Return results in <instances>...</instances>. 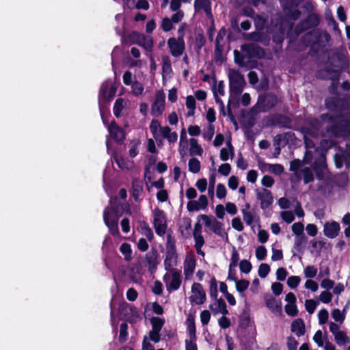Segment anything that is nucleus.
Instances as JSON below:
<instances>
[{"label":"nucleus","instance_id":"obj_1","mask_svg":"<svg viewBox=\"0 0 350 350\" xmlns=\"http://www.w3.org/2000/svg\"><path fill=\"white\" fill-rule=\"evenodd\" d=\"M320 127L319 120L310 118L301 128L300 131L303 134L305 146L307 149L301 162L302 165L312 163L314 170L319 168L322 170L326 166L324 153L322 150L314 148L318 142L319 136L321 133Z\"/></svg>","mask_w":350,"mask_h":350},{"label":"nucleus","instance_id":"obj_2","mask_svg":"<svg viewBox=\"0 0 350 350\" xmlns=\"http://www.w3.org/2000/svg\"><path fill=\"white\" fill-rule=\"evenodd\" d=\"M116 198L110 200L109 205L104 210L103 220L109 232L115 236L120 234L118 220L120 215L118 212Z\"/></svg>","mask_w":350,"mask_h":350},{"label":"nucleus","instance_id":"obj_3","mask_svg":"<svg viewBox=\"0 0 350 350\" xmlns=\"http://www.w3.org/2000/svg\"><path fill=\"white\" fill-rule=\"evenodd\" d=\"M198 221H202L204 226L211 232L219 236L225 241H228V236L223 223L217 220L213 216L200 215L198 217Z\"/></svg>","mask_w":350,"mask_h":350},{"label":"nucleus","instance_id":"obj_4","mask_svg":"<svg viewBox=\"0 0 350 350\" xmlns=\"http://www.w3.org/2000/svg\"><path fill=\"white\" fill-rule=\"evenodd\" d=\"M230 98L240 95L245 85L243 75L236 70H230L228 72Z\"/></svg>","mask_w":350,"mask_h":350},{"label":"nucleus","instance_id":"obj_5","mask_svg":"<svg viewBox=\"0 0 350 350\" xmlns=\"http://www.w3.org/2000/svg\"><path fill=\"white\" fill-rule=\"evenodd\" d=\"M290 171L294 173V175L299 179H303L305 184H308L314 180V175L312 170L302 165L299 159H295L290 163Z\"/></svg>","mask_w":350,"mask_h":350},{"label":"nucleus","instance_id":"obj_6","mask_svg":"<svg viewBox=\"0 0 350 350\" xmlns=\"http://www.w3.org/2000/svg\"><path fill=\"white\" fill-rule=\"evenodd\" d=\"M163 279L168 291H176L180 288L182 282L181 271L179 269L167 271Z\"/></svg>","mask_w":350,"mask_h":350},{"label":"nucleus","instance_id":"obj_7","mask_svg":"<svg viewBox=\"0 0 350 350\" xmlns=\"http://www.w3.org/2000/svg\"><path fill=\"white\" fill-rule=\"evenodd\" d=\"M329 329L334 336V341L338 347H345L350 344V338L346 332L341 330L340 325L330 321Z\"/></svg>","mask_w":350,"mask_h":350},{"label":"nucleus","instance_id":"obj_8","mask_svg":"<svg viewBox=\"0 0 350 350\" xmlns=\"http://www.w3.org/2000/svg\"><path fill=\"white\" fill-rule=\"evenodd\" d=\"M130 38L132 43L141 46L148 52L152 51L154 42L151 36L134 31L131 33Z\"/></svg>","mask_w":350,"mask_h":350},{"label":"nucleus","instance_id":"obj_9","mask_svg":"<svg viewBox=\"0 0 350 350\" xmlns=\"http://www.w3.org/2000/svg\"><path fill=\"white\" fill-rule=\"evenodd\" d=\"M166 249V256L164 260L165 269L166 271L174 270L175 269L174 267L177 265V254L174 243L169 241L167 243Z\"/></svg>","mask_w":350,"mask_h":350},{"label":"nucleus","instance_id":"obj_10","mask_svg":"<svg viewBox=\"0 0 350 350\" xmlns=\"http://www.w3.org/2000/svg\"><path fill=\"white\" fill-rule=\"evenodd\" d=\"M167 45L172 56L177 57L183 54L185 44L183 38H170L167 40Z\"/></svg>","mask_w":350,"mask_h":350},{"label":"nucleus","instance_id":"obj_11","mask_svg":"<svg viewBox=\"0 0 350 350\" xmlns=\"http://www.w3.org/2000/svg\"><path fill=\"white\" fill-rule=\"evenodd\" d=\"M154 227L158 235H163L165 233L166 219L163 211L155 209L153 213Z\"/></svg>","mask_w":350,"mask_h":350},{"label":"nucleus","instance_id":"obj_12","mask_svg":"<svg viewBox=\"0 0 350 350\" xmlns=\"http://www.w3.org/2000/svg\"><path fill=\"white\" fill-rule=\"evenodd\" d=\"M191 302L200 305L206 301V293L202 286L199 283H194L191 286V295L189 297Z\"/></svg>","mask_w":350,"mask_h":350},{"label":"nucleus","instance_id":"obj_13","mask_svg":"<svg viewBox=\"0 0 350 350\" xmlns=\"http://www.w3.org/2000/svg\"><path fill=\"white\" fill-rule=\"evenodd\" d=\"M116 88L110 82H104L100 89L99 92V103L101 100L105 102H109L115 96Z\"/></svg>","mask_w":350,"mask_h":350},{"label":"nucleus","instance_id":"obj_14","mask_svg":"<svg viewBox=\"0 0 350 350\" xmlns=\"http://www.w3.org/2000/svg\"><path fill=\"white\" fill-rule=\"evenodd\" d=\"M165 94L161 91L157 92L151 107V113L153 116L157 117L162 114L165 107Z\"/></svg>","mask_w":350,"mask_h":350},{"label":"nucleus","instance_id":"obj_15","mask_svg":"<svg viewBox=\"0 0 350 350\" xmlns=\"http://www.w3.org/2000/svg\"><path fill=\"white\" fill-rule=\"evenodd\" d=\"M183 265L185 278V280H190L196 267V260L193 253L186 255Z\"/></svg>","mask_w":350,"mask_h":350},{"label":"nucleus","instance_id":"obj_16","mask_svg":"<svg viewBox=\"0 0 350 350\" xmlns=\"http://www.w3.org/2000/svg\"><path fill=\"white\" fill-rule=\"evenodd\" d=\"M243 214V219L245 224L248 226H252L259 220V217L256 211L251 208L250 204L247 203L244 208L241 209Z\"/></svg>","mask_w":350,"mask_h":350},{"label":"nucleus","instance_id":"obj_17","mask_svg":"<svg viewBox=\"0 0 350 350\" xmlns=\"http://www.w3.org/2000/svg\"><path fill=\"white\" fill-rule=\"evenodd\" d=\"M256 197L260 201V207L262 209L269 208L273 202L271 191L266 189L256 190Z\"/></svg>","mask_w":350,"mask_h":350},{"label":"nucleus","instance_id":"obj_18","mask_svg":"<svg viewBox=\"0 0 350 350\" xmlns=\"http://www.w3.org/2000/svg\"><path fill=\"white\" fill-rule=\"evenodd\" d=\"M107 129L110 136L117 142H122L125 138L124 131L119 126L115 121H112L108 126Z\"/></svg>","mask_w":350,"mask_h":350},{"label":"nucleus","instance_id":"obj_19","mask_svg":"<svg viewBox=\"0 0 350 350\" xmlns=\"http://www.w3.org/2000/svg\"><path fill=\"white\" fill-rule=\"evenodd\" d=\"M194 8L197 12L203 10L208 18H213L210 0H195Z\"/></svg>","mask_w":350,"mask_h":350},{"label":"nucleus","instance_id":"obj_20","mask_svg":"<svg viewBox=\"0 0 350 350\" xmlns=\"http://www.w3.org/2000/svg\"><path fill=\"white\" fill-rule=\"evenodd\" d=\"M209 308L214 315L219 313L226 315L228 313L226 302L222 299H215V302L209 306Z\"/></svg>","mask_w":350,"mask_h":350},{"label":"nucleus","instance_id":"obj_21","mask_svg":"<svg viewBox=\"0 0 350 350\" xmlns=\"http://www.w3.org/2000/svg\"><path fill=\"white\" fill-rule=\"evenodd\" d=\"M340 225L336 221L327 222L324 226V234L327 237L333 239L338 236Z\"/></svg>","mask_w":350,"mask_h":350},{"label":"nucleus","instance_id":"obj_22","mask_svg":"<svg viewBox=\"0 0 350 350\" xmlns=\"http://www.w3.org/2000/svg\"><path fill=\"white\" fill-rule=\"evenodd\" d=\"M172 68L171 66V61L167 55L162 57V77L163 80L166 81L170 79L172 76Z\"/></svg>","mask_w":350,"mask_h":350},{"label":"nucleus","instance_id":"obj_23","mask_svg":"<svg viewBox=\"0 0 350 350\" xmlns=\"http://www.w3.org/2000/svg\"><path fill=\"white\" fill-rule=\"evenodd\" d=\"M278 103V98L273 94H267L260 98L259 104L262 106L263 110L269 109Z\"/></svg>","mask_w":350,"mask_h":350},{"label":"nucleus","instance_id":"obj_24","mask_svg":"<svg viewBox=\"0 0 350 350\" xmlns=\"http://www.w3.org/2000/svg\"><path fill=\"white\" fill-rule=\"evenodd\" d=\"M161 138L166 139L170 144H174L178 139V134L176 132H172L171 129L165 126L161 130Z\"/></svg>","mask_w":350,"mask_h":350},{"label":"nucleus","instance_id":"obj_25","mask_svg":"<svg viewBox=\"0 0 350 350\" xmlns=\"http://www.w3.org/2000/svg\"><path fill=\"white\" fill-rule=\"evenodd\" d=\"M115 161L118 165V167L124 171H129L131 170L135 167V163L133 161L116 156L114 157Z\"/></svg>","mask_w":350,"mask_h":350},{"label":"nucleus","instance_id":"obj_26","mask_svg":"<svg viewBox=\"0 0 350 350\" xmlns=\"http://www.w3.org/2000/svg\"><path fill=\"white\" fill-rule=\"evenodd\" d=\"M214 96L216 103L219 105L221 111H224V105L220 98L225 94L224 83L223 81H219L215 89L213 90Z\"/></svg>","mask_w":350,"mask_h":350},{"label":"nucleus","instance_id":"obj_27","mask_svg":"<svg viewBox=\"0 0 350 350\" xmlns=\"http://www.w3.org/2000/svg\"><path fill=\"white\" fill-rule=\"evenodd\" d=\"M291 331L295 333L298 337L303 336L305 334V324L302 319H297L291 323Z\"/></svg>","mask_w":350,"mask_h":350},{"label":"nucleus","instance_id":"obj_28","mask_svg":"<svg viewBox=\"0 0 350 350\" xmlns=\"http://www.w3.org/2000/svg\"><path fill=\"white\" fill-rule=\"evenodd\" d=\"M234 157V148L230 142L226 143V147L222 148L220 150L219 157L221 161H226Z\"/></svg>","mask_w":350,"mask_h":350},{"label":"nucleus","instance_id":"obj_29","mask_svg":"<svg viewBox=\"0 0 350 350\" xmlns=\"http://www.w3.org/2000/svg\"><path fill=\"white\" fill-rule=\"evenodd\" d=\"M126 8L129 9H143L148 10L149 8V3L146 0H126Z\"/></svg>","mask_w":350,"mask_h":350},{"label":"nucleus","instance_id":"obj_30","mask_svg":"<svg viewBox=\"0 0 350 350\" xmlns=\"http://www.w3.org/2000/svg\"><path fill=\"white\" fill-rule=\"evenodd\" d=\"M241 50L246 53L250 57L258 55L260 53V51L261 50L260 47L258 46L256 44H245L242 46Z\"/></svg>","mask_w":350,"mask_h":350},{"label":"nucleus","instance_id":"obj_31","mask_svg":"<svg viewBox=\"0 0 350 350\" xmlns=\"http://www.w3.org/2000/svg\"><path fill=\"white\" fill-rule=\"evenodd\" d=\"M306 242L307 238L305 235L295 237L293 249L299 253H303Z\"/></svg>","mask_w":350,"mask_h":350},{"label":"nucleus","instance_id":"obj_32","mask_svg":"<svg viewBox=\"0 0 350 350\" xmlns=\"http://www.w3.org/2000/svg\"><path fill=\"white\" fill-rule=\"evenodd\" d=\"M129 101L122 98H118L113 106L114 115L119 118L121 116L122 110L127 106Z\"/></svg>","mask_w":350,"mask_h":350},{"label":"nucleus","instance_id":"obj_33","mask_svg":"<svg viewBox=\"0 0 350 350\" xmlns=\"http://www.w3.org/2000/svg\"><path fill=\"white\" fill-rule=\"evenodd\" d=\"M189 154L191 156H201L203 152L202 148L199 145L198 140L195 138L189 139Z\"/></svg>","mask_w":350,"mask_h":350},{"label":"nucleus","instance_id":"obj_34","mask_svg":"<svg viewBox=\"0 0 350 350\" xmlns=\"http://www.w3.org/2000/svg\"><path fill=\"white\" fill-rule=\"evenodd\" d=\"M128 276L134 283L140 282L142 279L139 267H131L128 273Z\"/></svg>","mask_w":350,"mask_h":350},{"label":"nucleus","instance_id":"obj_35","mask_svg":"<svg viewBox=\"0 0 350 350\" xmlns=\"http://www.w3.org/2000/svg\"><path fill=\"white\" fill-rule=\"evenodd\" d=\"M187 330L189 339L196 340L195 319L192 315H189L187 319Z\"/></svg>","mask_w":350,"mask_h":350},{"label":"nucleus","instance_id":"obj_36","mask_svg":"<svg viewBox=\"0 0 350 350\" xmlns=\"http://www.w3.org/2000/svg\"><path fill=\"white\" fill-rule=\"evenodd\" d=\"M163 126H161L160 122L157 120H152L150 124V131L153 135V137L157 141L160 139L161 130Z\"/></svg>","mask_w":350,"mask_h":350},{"label":"nucleus","instance_id":"obj_37","mask_svg":"<svg viewBox=\"0 0 350 350\" xmlns=\"http://www.w3.org/2000/svg\"><path fill=\"white\" fill-rule=\"evenodd\" d=\"M143 190V183L141 180L134 179L132 181V191L133 196L135 200H138L139 196H140L142 191Z\"/></svg>","mask_w":350,"mask_h":350},{"label":"nucleus","instance_id":"obj_38","mask_svg":"<svg viewBox=\"0 0 350 350\" xmlns=\"http://www.w3.org/2000/svg\"><path fill=\"white\" fill-rule=\"evenodd\" d=\"M139 230L141 234L144 236L149 241H151L153 238V232L148 224L146 222H142L139 224Z\"/></svg>","mask_w":350,"mask_h":350},{"label":"nucleus","instance_id":"obj_39","mask_svg":"<svg viewBox=\"0 0 350 350\" xmlns=\"http://www.w3.org/2000/svg\"><path fill=\"white\" fill-rule=\"evenodd\" d=\"M186 107L189 109L187 116H193L196 110V100L193 96H188L186 98Z\"/></svg>","mask_w":350,"mask_h":350},{"label":"nucleus","instance_id":"obj_40","mask_svg":"<svg viewBox=\"0 0 350 350\" xmlns=\"http://www.w3.org/2000/svg\"><path fill=\"white\" fill-rule=\"evenodd\" d=\"M332 317L335 321L334 323H339L341 325L344 323L345 319V312H341L338 308H334L332 310Z\"/></svg>","mask_w":350,"mask_h":350},{"label":"nucleus","instance_id":"obj_41","mask_svg":"<svg viewBox=\"0 0 350 350\" xmlns=\"http://www.w3.org/2000/svg\"><path fill=\"white\" fill-rule=\"evenodd\" d=\"M265 170L271 173L280 175L283 173L284 168L280 164H266Z\"/></svg>","mask_w":350,"mask_h":350},{"label":"nucleus","instance_id":"obj_42","mask_svg":"<svg viewBox=\"0 0 350 350\" xmlns=\"http://www.w3.org/2000/svg\"><path fill=\"white\" fill-rule=\"evenodd\" d=\"M335 164L337 168L342 167L343 164L347 165L349 162V158L345 154L337 153L334 156Z\"/></svg>","mask_w":350,"mask_h":350},{"label":"nucleus","instance_id":"obj_43","mask_svg":"<svg viewBox=\"0 0 350 350\" xmlns=\"http://www.w3.org/2000/svg\"><path fill=\"white\" fill-rule=\"evenodd\" d=\"M188 167L191 172L196 174L200 170V162L198 159L193 157L189 160Z\"/></svg>","mask_w":350,"mask_h":350},{"label":"nucleus","instance_id":"obj_44","mask_svg":"<svg viewBox=\"0 0 350 350\" xmlns=\"http://www.w3.org/2000/svg\"><path fill=\"white\" fill-rule=\"evenodd\" d=\"M120 252L124 256V259L129 260L131 258L132 250L130 244L127 243H122L120 247Z\"/></svg>","mask_w":350,"mask_h":350},{"label":"nucleus","instance_id":"obj_45","mask_svg":"<svg viewBox=\"0 0 350 350\" xmlns=\"http://www.w3.org/2000/svg\"><path fill=\"white\" fill-rule=\"evenodd\" d=\"M312 339L319 347H321L324 346L325 340L327 339V338L323 337L321 330H317L313 336Z\"/></svg>","mask_w":350,"mask_h":350},{"label":"nucleus","instance_id":"obj_46","mask_svg":"<svg viewBox=\"0 0 350 350\" xmlns=\"http://www.w3.org/2000/svg\"><path fill=\"white\" fill-rule=\"evenodd\" d=\"M292 231L295 237L304 236V226L301 222L294 223L291 226Z\"/></svg>","mask_w":350,"mask_h":350},{"label":"nucleus","instance_id":"obj_47","mask_svg":"<svg viewBox=\"0 0 350 350\" xmlns=\"http://www.w3.org/2000/svg\"><path fill=\"white\" fill-rule=\"evenodd\" d=\"M132 94L135 96H139L142 94L144 90V88L142 83L139 81H134L131 85Z\"/></svg>","mask_w":350,"mask_h":350},{"label":"nucleus","instance_id":"obj_48","mask_svg":"<svg viewBox=\"0 0 350 350\" xmlns=\"http://www.w3.org/2000/svg\"><path fill=\"white\" fill-rule=\"evenodd\" d=\"M250 282L246 280H239L236 282L237 290L239 292L241 296H243V291L249 286Z\"/></svg>","mask_w":350,"mask_h":350},{"label":"nucleus","instance_id":"obj_49","mask_svg":"<svg viewBox=\"0 0 350 350\" xmlns=\"http://www.w3.org/2000/svg\"><path fill=\"white\" fill-rule=\"evenodd\" d=\"M319 323L320 325H324L327 323L329 318V312L326 309H321L317 314Z\"/></svg>","mask_w":350,"mask_h":350},{"label":"nucleus","instance_id":"obj_50","mask_svg":"<svg viewBox=\"0 0 350 350\" xmlns=\"http://www.w3.org/2000/svg\"><path fill=\"white\" fill-rule=\"evenodd\" d=\"M151 324L152 330L160 332L164 324V321L159 317H154L151 319Z\"/></svg>","mask_w":350,"mask_h":350},{"label":"nucleus","instance_id":"obj_51","mask_svg":"<svg viewBox=\"0 0 350 350\" xmlns=\"http://www.w3.org/2000/svg\"><path fill=\"white\" fill-rule=\"evenodd\" d=\"M333 295L328 291H324L321 293L319 299L323 304H329L332 300Z\"/></svg>","mask_w":350,"mask_h":350},{"label":"nucleus","instance_id":"obj_52","mask_svg":"<svg viewBox=\"0 0 350 350\" xmlns=\"http://www.w3.org/2000/svg\"><path fill=\"white\" fill-rule=\"evenodd\" d=\"M305 277L307 278H313L317 275V269L314 266L308 265L304 270Z\"/></svg>","mask_w":350,"mask_h":350},{"label":"nucleus","instance_id":"obj_53","mask_svg":"<svg viewBox=\"0 0 350 350\" xmlns=\"http://www.w3.org/2000/svg\"><path fill=\"white\" fill-rule=\"evenodd\" d=\"M227 190L224 184L219 183L216 188V196L217 198L221 200L226 196Z\"/></svg>","mask_w":350,"mask_h":350},{"label":"nucleus","instance_id":"obj_54","mask_svg":"<svg viewBox=\"0 0 350 350\" xmlns=\"http://www.w3.org/2000/svg\"><path fill=\"white\" fill-rule=\"evenodd\" d=\"M285 312L291 317H295L298 313V310L295 304H287L285 307Z\"/></svg>","mask_w":350,"mask_h":350},{"label":"nucleus","instance_id":"obj_55","mask_svg":"<svg viewBox=\"0 0 350 350\" xmlns=\"http://www.w3.org/2000/svg\"><path fill=\"white\" fill-rule=\"evenodd\" d=\"M300 282L301 279L299 276L293 275L288 278L287 284L291 288L293 289L299 284Z\"/></svg>","mask_w":350,"mask_h":350},{"label":"nucleus","instance_id":"obj_56","mask_svg":"<svg viewBox=\"0 0 350 350\" xmlns=\"http://www.w3.org/2000/svg\"><path fill=\"white\" fill-rule=\"evenodd\" d=\"M270 271V267L266 263H262L258 268V275L260 278H265Z\"/></svg>","mask_w":350,"mask_h":350},{"label":"nucleus","instance_id":"obj_57","mask_svg":"<svg viewBox=\"0 0 350 350\" xmlns=\"http://www.w3.org/2000/svg\"><path fill=\"white\" fill-rule=\"evenodd\" d=\"M317 303L313 299H306L305 301V307L308 313L312 314L316 310Z\"/></svg>","mask_w":350,"mask_h":350},{"label":"nucleus","instance_id":"obj_58","mask_svg":"<svg viewBox=\"0 0 350 350\" xmlns=\"http://www.w3.org/2000/svg\"><path fill=\"white\" fill-rule=\"evenodd\" d=\"M128 325L126 323H122L120 325V336L119 340L120 342H124L127 338L128 332H127Z\"/></svg>","mask_w":350,"mask_h":350},{"label":"nucleus","instance_id":"obj_59","mask_svg":"<svg viewBox=\"0 0 350 350\" xmlns=\"http://www.w3.org/2000/svg\"><path fill=\"white\" fill-rule=\"evenodd\" d=\"M239 260V253L234 248L233 251H232V256H231V258H230V265H229L230 271L232 270V268H234V267H237Z\"/></svg>","mask_w":350,"mask_h":350},{"label":"nucleus","instance_id":"obj_60","mask_svg":"<svg viewBox=\"0 0 350 350\" xmlns=\"http://www.w3.org/2000/svg\"><path fill=\"white\" fill-rule=\"evenodd\" d=\"M267 306L273 311L277 310L280 308V305L275 299L271 297L266 299Z\"/></svg>","mask_w":350,"mask_h":350},{"label":"nucleus","instance_id":"obj_61","mask_svg":"<svg viewBox=\"0 0 350 350\" xmlns=\"http://www.w3.org/2000/svg\"><path fill=\"white\" fill-rule=\"evenodd\" d=\"M267 251L265 246H263V245L258 246L256 250V257L259 260H262L265 258V257L267 256Z\"/></svg>","mask_w":350,"mask_h":350},{"label":"nucleus","instance_id":"obj_62","mask_svg":"<svg viewBox=\"0 0 350 350\" xmlns=\"http://www.w3.org/2000/svg\"><path fill=\"white\" fill-rule=\"evenodd\" d=\"M214 133H215V126L212 124H210L208 126V127L206 129V130L204 131V132L203 133V137L206 139L210 141L213 138Z\"/></svg>","mask_w":350,"mask_h":350},{"label":"nucleus","instance_id":"obj_63","mask_svg":"<svg viewBox=\"0 0 350 350\" xmlns=\"http://www.w3.org/2000/svg\"><path fill=\"white\" fill-rule=\"evenodd\" d=\"M239 268L241 272L248 273L252 269V264L247 260H242L240 262Z\"/></svg>","mask_w":350,"mask_h":350},{"label":"nucleus","instance_id":"obj_64","mask_svg":"<svg viewBox=\"0 0 350 350\" xmlns=\"http://www.w3.org/2000/svg\"><path fill=\"white\" fill-rule=\"evenodd\" d=\"M282 219L288 224L293 221L295 219L294 214L291 211H283L281 213Z\"/></svg>","mask_w":350,"mask_h":350}]
</instances>
